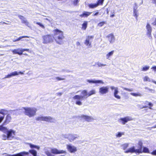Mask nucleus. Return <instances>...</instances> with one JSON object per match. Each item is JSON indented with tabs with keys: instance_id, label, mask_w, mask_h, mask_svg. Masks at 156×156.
Segmentation results:
<instances>
[{
	"instance_id": "obj_1",
	"label": "nucleus",
	"mask_w": 156,
	"mask_h": 156,
	"mask_svg": "<svg viewBox=\"0 0 156 156\" xmlns=\"http://www.w3.org/2000/svg\"><path fill=\"white\" fill-rule=\"evenodd\" d=\"M96 93V91L94 90H93L87 93V91L86 90H83L81 92V95H76L73 98L76 101V104L79 105H81L82 103L81 101L86 99L88 97Z\"/></svg>"
},
{
	"instance_id": "obj_2",
	"label": "nucleus",
	"mask_w": 156,
	"mask_h": 156,
	"mask_svg": "<svg viewBox=\"0 0 156 156\" xmlns=\"http://www.w3.org/2000/svg\"><path fill=\"white\" fill-rule=\"evenodd\" d=\"M53 32L54 34V39L56 42L59 44H63V40L64 38L63 32L58 29H56L54 30Z\"/></svg>"
},
{
	"instance_id": "obj_3",
	"label": "nucleus",
	"mask_w": 156,
	"mask_h": 156,
	"mask_svg": "<svg viewBox=\"0 0 156 156\" xmlns=\"http://www.w3.org/2000/svg\"><path fill=\"white\" fill-rule=\"evenodd\" d=\"M37 121H45L46 122L51 123H55L56 122L55 119L50 116H38L36 118Z\"/></svg>"
},
{
	"instance_id": "obj_4",
	"label": "nucleus",
	"mask_w": 156,
	"mask_h": 156,
	"mask_svg": "<svg viewBox=\"0 0 156 156\" xmlns=\"http://www.w3.org/2000/svg\"><path fill=\"white\" fill-rule=\"evenodd\" d=\"M26 115L29 117L34 116L36 115L37 109L34 108H23Z\"/></svg>"
},
{
	"instance_id": "obj_5",
	"label": "nucleus",
	"mask_w": 156,
	"mask_h": 156,
	"mask_svg": "<svg viewBox=\"0 0 156 156\" xmlns=\"http://www.w3.org/2000/svg\"><path fill=\"white\" fill-rule=\"evenodd\" d=\"M29 152L33 156H37V152L34 149L29 150ZM29 154L28 152H23L16 154L12 155H10L9 156H23L25 155H28Z\"/></svg>"
},
{
	"instance_id": "obj_6",
	"label": "nucleus",
	"mask_w": 156,
	"mask_h": 156,
	"mask_svg": "<svg viewBox=\"0 0 156 156\" xmlns=\"http://www.w3.org/2000/svg\"><path fill=\"white\" fill-rule=\"evenodd\" d=\"M43 43L44 44H48L50 43L53 41L54 37L52 35L49 34L42 37Z\"/></svg>"
},
{
	"instance_id": "obj_7",
	"label": "nucleus",
	"mask_w": 156,
	"mask_h": 156,
	"mask_svg": "<svg viewBox=\"0 0 156 156\" xmlns=\"http://www.w3.org/2000/svg\"><path fill=\"white\" fill-rule=\"evenodd\" d=\"M146 35L147 37L150 39H152V37L151 35V32L152 28L150 24L147 23L146 26Z\"/></svg>"
},
{
	"instance_id": "obj_8",
	"label": "nucleus",
	"mask_w": 156,
	"mask_h": 156,
	"mask_svg": "<svg viewBox=\"0 0 156 156\" xmlns=\"http://www.w3.org/2000/svg\"><path fill=\"white\" fill-rule=\"evenodd\" d=\"M80 120L83 121H87L88 122H93L94 119L91 116L87 115H82L80 117Z\"/></svg>"
},
{
	"instance_id": "obj_9",
	"label": "nucleus",
	"mask_w": 156,
	"mask_h": 156,
	"mask_svg": "<svg viewBox=\"0 0 156 156\" xmlns=\"http://www.w3.org/2000/svg\"><path fill=\"white\" fill-rule=\"evenodd\" d=\"M94 38V36H88L86 38V39L84 42V44L87 46H88L89 47H91V43L92 41H91V40L92 39Z\"/></svg>"
},
{
	"instance_id": "obj_10",
	"label": "nucleus",
	"mask_w": 156,
	"mask_h": 156,
	"mask_svg": "<svg viewBox=\"0 0 156 156\" xmlns=\"http://www.w3.org/2000/svg\"><path fill=\"white\" fill-rule=\"evenodd\" d=\"M133 120V119L130 116H126L124 118H121L119 120V122H121L123 125L125 124L128 121Z\"/></svg>"
},
{
	"instance_id": "obj_11",
	"label": "nucleus",
	"mask_w": 156,
	"mask_h": 156,
	"mask_svg": "<svg viewBox=\"0 0 156 156\" xmlns=\"http://www.w3.org/2000/svg\"><path fill=\"white\" fill-rule=\"evenodd\" d=\"M51 153L54 154H56L66 153V151L63 150H59L55 148H51Z\"/></svg>"
},
{
	"instance_id": "obj_12",
	"label": "nucleus",
	"mask_w": 156,
	"mask_h": 156,
	"mask_svg": "<svg viewBox=\"0 0 156 156\" xmlns=\"http://www.w3.org/2000/svg\"><path fill=\"white\" fill-rule=\"evenodd\" d=\"M79 137V136L76 135H73L71 134H69L66 135L65 137L68 138L70 142H72L76 139L78 138Z\"/></svg>"
},
{
	"instance_id": "obj_13",
	"label": "nucleus",
	"mask_w": 156,
	"mask_h": 156,
	"mask_svg": "<svg viewBox=\"0 0 156 156\" xmlns=\"http://www.w3.org/2000/svg\"><path fill=\"white\" fill-rule=\"evenodd\" d=\"M19 74L23 75L24 74V73L21 71H20L18 72L17 71H15L11 73L10 74H8L4 78H9L12 76L18 75Z\"/></svg>"
},
{
	"instance_id": "obj_14",
	"label": "nucleus",
	"mask_w": 156,
	"mask_h": 156,
	"mask_svg": "<svg viewBox=\"0 0 156 156\" xmlns=\"http://www.w3.org/2000/svg\"><path fill=\"white\" fill-rule=\"evenodd\" d=\"M110 88L112 90H114V95L115 97L118 99H120L121 98L120 97L117 95V94L119 92L118 88L117 87H115L114 86H111L110 87Z\"/></svg>"
},
{
	"instance_id": "obj_15",
	"label": "nucleus",
	"mask_w": 156,
	"mask_h": 156,
	"mask_svg": "<svg viewBox=\"0 0 156 156\" xmlns=\"http://www.w3.org/2000/svg\"><path fill=\"white\" fill-rule=\"evenodd\" d=\"M67 148L68 151L71 153H74L77 151L76 147L71 145H67Z\"/></svg>"
},
{
	"instance_id": "obj_16",
	"label": "nucleus",
	"mask_w": 156,
	"mask_h": 156,
	"mask_svg": "<svg viewBox=\"0 0 156 156\" xmlns=\"http://www.w3.org/2000/svg\"><path fill=\"white\" fill-rule=\"evenodd\" d=\"M106 37L108 38V40L110 43L112 44L115 41V38L113 34L111 33L108 34Z\"/></svg>"
},
{
	"instance_id": "obj_17",
	"label": "nucleus",
	"mask_w": 156,
	"mask_h": 156,
	"mask_svg": "<svg viewBox=\"0 0 156 156\" xmlns=\"http://www.w3.org/2000/svg\"><path fill=\"white\" fill-rule=\"evenodd\" d=\"M108 87L107 86L101 87L99 88V92L102 94H106L108 92Z\"/></svg>"
},
{
	"instance_id": "obj_18",
	"label": "nucleus",
	"mask_w": 156,
	"mask_h": 156,
	"mask_svg": "<svg viewBox=\"0 0 156 156\" xmlns=\"http://www.w3.org/2000/svg\"><path fill=\"white\" fill-rule=\"evenodd\" d=\"M23 108H22L19 109L12 110L11 111V113L13 115H17L22 113V112H23Z\"/></svg>"
},
{
	"instance_id": "obj_19",
	"label": "nucleus",
	"mask_w": 156,
	"mask_h": 156,
	"mask_svg": "<svg viewBox=\"0 0 156 156\" xmlns=\"http://www.w3.org/2000/svg\"><path fill=\"white\" fill-rule=\"evenodd\" d=\"M87 81L89 83H102L103 84L104 82L101 80H87Z\"/></svg>"
},
{
	"instance_id": "obj_20",
	"label": "nucleus",
	"mask_w": 156,
	"mask_h": 156,
	"mask_svg": "<svg viewBox=\"0 0 156 156\" xmlns=\"http://www.w3.org/2000/svg\"><path fill=\"white\" fill-rule=\"evenodd\" d=\"M137 150V149H135V147L134 146H133L131 148H130L129 149H128L126 151H125V152L126 153H137L138 152L136 151Z\"/></svg>"
},
{
	"instance_id": "obj_21",
	"label": "nucleus",
	"mask_w": 156,
	"mask_h": 156,
	"mask_svg": "<svg viewBox=\"0 0 156 156\" xmlns=\"http://www.w3.org/2000/svg\"><path fill=\"white\" fill-rule=\"evenodd\" d=\"M138 145L140 147L139 149H137L136 151H137L138 153L140 154L142 152L143 143L141 140L139 141Z\"/></svg>"
},
{
	"instance_id": "obj_22",
	"label": "nucleus",
	"mask_w": 156,
	"mask_h": 156,
	"mask_svg": "<svg viewBox=\"0 0 156 156\" xmlns=\"http://www.w3.org/2000/svg\"><path fill=\"white\" fill-rule=\"evenodd\" d=\"M21 49L18 48L17 49H14L12 50L13 54H18L20 55H22Z\"/></svg>"
},
{
	"instance_id": "obj_23",
	"label": "nucleus",
	"mask_w": 156,
	"mask_h": 156,
	"mask_svg": "<svg viewBox=\"0 0 156 156\" xmlns=\"http://www.w3.org/2000/svg\"><path fill=\"white\" fill-rule=\"evenodd\" d=\"M11 117L9 115H8L5 119V120L3 124V125H5L11 121Z\"/></svg>"
},
{
	"instance_id": "obj_24",
	"label": "nucleus",
	"mask_w": 156,
	"mask_h": 156,
	"mask_svg": "<svg viewBox=\"0 0 156 156\" xmlns=\"http://www.w3.org/2000/svg\"><path fill=\"white\" fill-rule=\"evenodd\" d=\"M92 13V12H84L82 14L80 15V16L81 17H87L88 16L90 15Z\"/></svg>"
},
{
	"instance_id": "obj_25",
	"label": "nucleus",
	"mask_w": 156,
	"mask_h": 156,
	"mask_svg": "<svg viewBox=\"0 0 156 156\" xmlns=\"http://www.w3.org/2000/svg\"><path fill=\"white\" fill-rule=\"evenodd\" d=\"M7 136L8 137V140H11L13 138L12 136V131H8L7 133Z\"/></svg>"
},
{
	"instance_id": "obj_26",
	"label": "nucleus",
	"mask_w": 156,
	"mask_h": 156,
	"mask_svg": "<svg viewBox=\"0 0 156 156\" xmlns=\"http://www.w3.org/2000/svg\"><path fill=\"white\" fill-rule=\"evenodd\" d=\"M114 52V51H111L109 52L107 54H106V58L109 59V57L113 55Z\"/></svg>"
},
{
	"instance_id": "obj_27",
	"label": "nucleus",
	"mask_w": 156,
	"mask_h": 156,
	"mask_svg": "<svg viewBox=\"0 0 156 156\" xmlns=\"http://www.w3.org/2000/svg\"><path fill=\"white\" fill-rule=\"evenodd\" d=\"M143 103L149 106V108L151 109V107L153 106V104L151 102L147 101H145Z\"/></svg>"
},
{
	"instance_id": "obj_28",
	"label": "nucleus",
	"mask_w": 156,
	"mask_h": 156,
	"mask_svg": "<svg viewBox=\"0 0 156 156\" xmlns=\"http://www.w3.org/2000/svg\"><path fill=\"white\" fill-rule=\"evenodd\" d=\"M18 17L21 20L22 23H24L25 22L27 21L24 17L22 16L19 15Z\"/></svg>"
},
{
	"instance_id": "obj_29",
	"label": "nucleus",
	"mask_w": 156,
	"mask_h": 156,
	"mask_svg": "<svg viewBox=\"0 0 156 156\" xmlns=\"http://www.w3.org/2000/svg\"><path fill=\"white\" fill-rule=\"evenodd\" d=\"M88 6L90 8L92 9V8H95L97 7L98 6V5L96 3H95V4L91 3V4H89Z\"/></svg>"
},
{
	"instance_id": "obj_30",
	"label": "nucleus",
	"mask_w": 156,
	"mask_h": 156,
	"mask_svg": "<svg viewBox=\"0 0 156 156\" xmlns=\"http://www.w3.org/2000/svg\"><path fill=\"white\" fill-rule=\"evenodd\" d=\"M87 22L85 21L82 25V29L83 30H85L87 27Z\"/></svg>"
},
{
	"instance_id": "obj_31",
	"label": "nucleus",
	"mask_w": 156,
	"mask_h": 156,
	"mask_svg": "<svg viewBox=\"0 0 156 156\" xmlns=\"http://www.w3.org/2000/svg\"><path fill=\"white\" fill-rule=\"evenodd\" d=\"M7 113V111L5 109H1L0 111V114L3 115H5Z\"/></svg>"
},
{
	"instance_id": "obj_32",
	"label": "nucleus",
	"mask_w": 156,
	"mask_h": 156,
	"mask_svg": "<svg viewBox=\"0 0 156 156\" xmlns=\"http://www.w3.org/2000/svg\"><path fill=\"white\" fill-rule=\"evenodd\" d=\"M130 94L134 96L137 97V96H140L141 97L142 96V95L140 93H132Z\"/></svg>"
},
{
	"instance_id": "obj_33",
	"label": "nucleus",
	"mask_w": 156,
	"mask_h": 156,
	"mask_svg": "<svg viewBox=\"0 0 156 156\" xmlns=\"http://www.w3.org/2000/svg\"><path fill=\"white\" fill-rule=\"evenodd\" d=\"M30 146L32 148H35L37 149L38 150H39L40 149V147H39L32 144H30Z\"/></svg>"
},
{
	"instance_id": "obj_34",
	"label": "nucleus",
	"mask_w": 156,
	"mask_h": 156,
	"mask_svg": "<svg viewBox=\"0 0 156 156\" xmlns=\"http://www.w3.org/2000/svg\"><path fill=\"white\" fill-rule=\"evenodd\" d=\"M137 107L139 109H142L143 108H147L148 107L147 106L145 105L144 106H142L138 104L136 105Z\"/></svg>"
},
{
	"instance_id": "obj_35",
	"label": "nucleus",
	"mask_w": 156,
	"mask_h": 156,
	"mask_svg": "<svg viewBox=\"0 0 156 156\" xmlns=\"http://www.w3.org/2000/svg\"><path fill=\"white\" fill-rule=\"evenodd\" d=\"M96 64L98 65L99 67H101L103 66H106V64H103L100 62H97L96 63Z\"/></svg>"
},
{
	"instance_id": "obj_36",
	"label": "nucleus",
	"mask_w": 156,
	"mask_h": 156,
	"mask_svg": "<svg viewBox=\"0 0 156 156\" xmlns=\"http://www.w3.org/2000/svg\"><path fill=\"white\" fill-rule=\"evenodd\" d=\"M144 81H148L149 82L151 81V79L148 76H146L144 77Z\"/></svg>"
},
{
	"instance_id": "obj_37",
	"label": "nucleus",
	"mask_w": 156,
	"mask_h": 156,
	"mask_svg": "<svg viewBox=\"0 0 156 156\" xmlns=\"http://www.w3.org/2000/svg\"><path fill=\"white\" fill-rule=\"evenodd\" d=\"M143 152L145 153H148L149 152V150L147 148L145 147H143Z\"/></svg>"
},
{
	"instance_id": "obj_38",
	"label": "nucleus",
	"mask_w": 156,
	"mask_h": 156,
	"mask_svg": "<svg viewBox=\"0 0 156 156\" xmlns=\"http://www.w3.org/2000/svg\"><path fill=\"white\" fill-rule=\"evenodd\" d=\"M149 67H150L149 66H146L144 67H143L142 70L144 71H147L149 69Z\"/></svg>"
},
{
	"instance_id": "obj_39",
	"label": "nucleus",
	"mask_w": 156,
	"mask_h": 156,
	"mask_svg": "<svg viewBox=\"0 0 156 156\" xmlns=\"http://www.w3.org/2000/svg\"><path fill=\"white\" fill-rule=\"evenodd\" d=\"M137 8V4L136 3H135L134 6L133 7V11H137L136 9Z\"/></svg>"
},
{
	"instance_id": "obj_40",
	"label": "nucleus",
	"mask_w": 156,
	"mask_h": 156,
	"mask_svg": "<svg viewBox=\"0 0 156 156\" xmlns=\"http://www.w3.org/2000/svg\"><path fill=\"white\" fill-rule=\"evenodd\" d=\"M104 2V0H98L97 2V4L98 5V6L101 5L103 4Z\"/></svg>"
},
{
	"instance_id": "obj_41",
	"label": "nucleus",
	"mask_w": 156,
	"mask_h": 156,
	"mask_svg": "<svg viewBox=\"0 0 156 156\" xmlns=\"http://www.w3.org/2000/svg\"><path fill=\"white\" fill-rule=\"evenodd\" d=\"M24 37L28 38V37H29L28 36H21V37H20L16 39V40H17V41H19L22 38H24Z\"/></svg>"
},
{
	"instance_id": "obj_42",
	"label": "nucleus",
	"mask_w": 156,
	"mask_h": 156,
	"mask_svg": "<svg viewBox=\"0 0 156 156\" xmlns=\"http://www.w3.org/2000/svg\"><path fill=\"white\" fill-rule=\"evenodd\" d=\"M105 23V22H102L98 23V26L100 27H101Z\"/></svg>"
},
{
	"instance_id": "obj_43",
	"label": "nucleus",
	"mask_w": 156,
	"mask_h": 156,
	"mask_svg": "<svg viewBox=\"0 0 156 156\" xmlns=\"http://www.w3.org/2000/svg\"><path fill=\"white\" fill-rule=\"evenodd\" d=\"M7 133L6 134H3L2 135V138L3 139L5 140L6 139L8 140V137L7 136Z\"/></svg>"
},
{
	"instance_id": "obj_44",
	"label": "nucleus",
	"mask_w": 156,
	"mask_h": 156,
	"mask_svg": "<svg viewBox=\"0 0 156 156\" xmlns=\"http://www.w3.org/2000/svg\"><path fill=\"white\" fill-rule=\"evenodd\" d=\"M145 89H147L148 90L150 91V92L152 93H154L155 92V91L154 90H153L152 89H150V88H149L147 87H146L145 88Z\"/></svg>"
},
{
	"instance_id": "obj_45",
	"label": "nucleus",
	"mask_w": 156,
	"mask_h": 156,
	"mask_svg": "<svg viewBox=\"0 0 156 156\" xmlns=\"http://www.w3.org/2000/svg\"><path fill=\"white\" fill-rule=\"evenodd\" d=\"M123 133H122L120 132L118 133V134L116 135V137H120L121 136L122 134H123Z\"/></svg>"
},
{
	"instance_id": "obj_46",
	"label": "nucleus",
	"mask_w": 156,
	"mask_h": 156,
	"mask_svg": "<svg viewBox=\"0 0 156 156\" xmlns=\"http://www.w3.org/2000/svg\"><path fill=\"white\" fill-rule=\"evenodd\" d=\"M137 11H133V15L134 16L136 17V20H137L138 15L137 14Z\"/></svg>"
},
{
	"instance_id": "obj_47",
	"label": "nucleus",
	"mask_w": 156,
	"mask_h": 156,
	"mask_svg": "<svg viewBox=\"0 0 156 156\" xmlns=\"http://www.w3.org/2000/svg\"><path fill=\"white\" fill-rule=\"evenodd\" d=\"M36 24L39 25L40 27H41L43 28H44V26L41 23L39 22H37Z\"/></svg>"
},
{
	"instance_id": "obj_48",
	"label": "nucleus",
	"mask_w": 156,
	"mask_h": 156,
	"mask_svg": "<svg viewBox=\"0 0 156 156\" xmlns=\"http://www.w3.org/2000/svg\"><path fill=\"white\" fill-rule=\"evenodd\" d=\"M128 144H126L123 145V147L124 149H125L128 147Z\"/></svg>"
},
{
	"instance_id": "obj_49",
	"label": "nucleus",
	"mask_w": 156,
	"mask_h": 156,
	"mask_svg": "<svg viewBox=\"0 0 156 156\" xmlns=\"http://www.w3.org/2000/svg\"><path fill=\"white\" fill-rule=\"evenodd\" d=\"M78 2L79 0H74L73 2L74 5H76Z\"/></svg>"
},
{
	"instance_id": "obj_50",
	"label": "nucleus",
	"mask_w": 156,
	"mask_h": 156,
	"mask_svg": "<svg viewBox=\"0 0 156 156\" xmlns=\"http://www.w3.org/2000/svg\"><path fill=\"white\" fill-rule=\"evenodd\" d=\"M56 79L58 80H65V79L63 78H61L59 77H57L56 78Z\"/></svg>"
},
{
	"instance_id": "obj_51",
	"label": "nucleus",
	"mask_w": 156,
	"mask_h": 156,
	"mask_svg": "<svg viewBox=\"0 0 156 156\" xmlns=\"http://www.w3.org/2000/svg\"><path fill=\"white\" fill-rule=\"evenodd\" d=\"M21 51H22V54H23V51H29V49H22L21 48Z\"/></svg>"
},
{
	"instance_id": "obj_52",
	"label": "nucleus",
	"mask_w": 156,
	"mask_h": 156,
	"mask_svg": "<svg viewBox=\"0 0 156 156\" xmlns=\"http://www.w3.org/2000/svg\"><path fill=\"white\" fill-rule=\"evenodd\" d=\"M151 154L154 155H156V150H154L151 153Z\"/></svg>"
},
{
	"instance_id": "obj_53",
	"label": "nucleus",
	"mask_w": 156,
	"mask_h": 156,
	"mask_svg": "<svg viewBox=\"0 0 156 156\" xmlns=\"http://www.w3.org/2000/svg\"><path fill=\"white\" fill-rule=\"evenodd\" d=\"M151 69H152L155 72H156V66H152L151 68Z\"/></svg>"
},
{
	"instance_id": "obj_54",
	"label": "nucleus",
	"mask_w": 156,
	"mask_h": 156,
	"mask_svg": "<svg viewBox=\"0 0 156 156\" xmlns=\"http://www.w3.org/2000/svg\"><path fill=\"white\" fill-rule=\"evenodd\" d=\"M4 118V116H2L0 115V123H1Z\"/></svg>"
},
{
	"instance_id": "obj_55",
	"label": "nucleus",
	"mask_w": 156,
	"mask_h": 156,
	"mask_svg": "<svg viewBox=\"0 0 156 156\" xmlns=\"http://www.w3.org/2000/svg\"><path fill=\"white\" fill-rule=\"evenodd\" d=\"M124 90L129 91H133V89H129L126 88H124Z\"/></svg>"
},
{
	"instance_id": "obj_56",
	"label": "nucleus",
	"mask_w": 156,
	"mask_h": 156,
	"mask_svg": "<svg viewBox=\"0 0 156 156\" xmlns=\"http://www.w3.org/2000/svg\"><path fill=\"white\" fill-rule=\"evenodd\" d=\"M24 24H25V25L27 26L28 27H29V23L27 21H26L25 22V23Z\"/></svg>"
},
{
	"instance_id": "obj_57",
	"label": "nucleus",
	"mask_w": 156,
	"mask_h": 156,
	"mask_svg": "<svg viewBox=\"0 0 156 156\" xmlns=\"http://www.w3.org/2000/svg\"><path fill=\"white\" fill-rule=\"evenodd\" d=\"M62 94V93H60V92L57 93L56 94L57 95H58L59 96H61Z\"/></svg>"
},
{
	"instance_id": "obj_58",
	"label": "nucleus",
	"mask_w": 156,
	"mask_h": 156,
	"mask_svg": "<svg viewBox=\"0 0 156 156\" xmlns=\"http://www.w3.org/2000/svg\"><path fill=\"white\" fill-rule=\"evenodd\" d=\"M5 129V128L3 126H0V129L1 130H4Z\"/></svg>"
},
{
	"instance_id": "obj_59",
	"label": "nucleus",
	"mask_w": 156,
	"mask_h": 156,
	"mask_svg": "<svg viewBox=\"0 0 156 156\" xmlns=\"http://www.w3.org/2000/svg\"><path fill=\"white\" fill-rule=\"evenodd\" d=\"M153 3L155 4L156 5V0H151Z\"/></svg>"
},
{
	"instance_id": "obj_60",
	"label": "nucleus",
	"mask_w": 156,
	"mask_h": 156,
	"mask_svg": "<svg viewBox=\"0 0 156 156\" xmlns=\"http://www.w3.org/2000/svg\"><path fill=\"white\" fill-rule=\"evenodd\" d=\"M98 14H99L98 12H96L94 14H93V16H97Z\"/></svg>"
},
{
	"instance_id": "obj_61",
	"label": "nucleus",
	"mask_w": 156,
	"mask_h": 156,
	"mask_svg": "<svg viewBox=\"0 0 156 156\" xmlns=\"http://www.w3.org/2000/svg\"><path fill=\"white\" fill-rule=\"evenodd\" d=\"M76 45L77 46H79L80 45V43L78 41L76 42Z\"/></svg>"
},
{
	"instance_id": "obj_62",
	"label": "nucleus",
	"mask_w": 156,
	"mask_h": 156,
	"mask_svg": "<svg viewBox=\"0 0 156 156\" xmlns=\"http://www.w3.org/2000/svg\"><path fill=\"white\" fill-rule=\"evenodd\" d=\"M46 20H48L49 22H51V21L52 20L49 19H48L47 18H46L45 19Z\"/></svg>"
},
{
	"instance_id": "obj_63",
	"label": "nucleus",
	"mask_w": 156,
	"mask_h": 156,
	"mask_svg": "<svg viewBox=\"0 0 156 156\" xmlns=\"http://www.w3.org/2000/svg\"><path fill=\"white\" fill-rule=\"evenodd\" d=\"M16 40V39H15V38L12 39V41L13 42L16 41L17 40Z\"/></svg>"
},
{
	"instance_id": "obj_64",
	"label": "nucleus",
	"mask_w": 156,
	"mask_h": 156,
	"mask_svg": "<svg viewBox=\"0 0 156 156\" xmlns=\"http://www.w3.org/2000/svg\"><path fill=\"white\" fill-rule=\"evenodd\" d=\"M156 128V124L154 126L152 127V128Z\"/></svg>"
}]
</instances>
